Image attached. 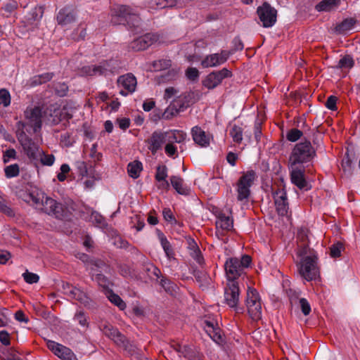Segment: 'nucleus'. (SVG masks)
I'll use <instances>...</instances> for the list:
<instances>
[{
	"label": "nucleus",
	"mask_w": 360,
	"mask_h": 360,
	"mask_svg": "<svg viewBox=\"0 0 360 360\" xmlns=\"http://www.w3.org/2000/svg\"><path fill=\"white\" fill-rule=\"evenodd\" d=\"M24 200L34 206L36 209L49 215L53 214L56 217H60L63 215V205L54 199L48 197L40 190L34 189L30 193H25Z\"/></svg>",
	"instance_id": "1"
},
{
	"label": "nucleus",
	"mask_w": 360,
	"mask_h": 360,
	"mask_svg": "<svg viewBox=\"0 0 360 360\" xmlns=\"http://www.w3.org/2000/svg\"><path fill=\"white\" fill-rule=\"evenodd\" d=\"M316 155V149L311 142L305 140L295 145L290 153L288 164L302 165L311 162Z\"/></svg>",
	"instance_id": "2"
},
{
	"label": "nucleus",
	"mask_w": 360,
	"mask_h": 360,
	"mask_svg": "<svg viewBox=\"0 0 360 360\" xmlns=\"http://www.w3.org/2000/svg\"><path fill=\"white\" fill-rule=\"evenodd\" d=\"M120 65L116 60H105L99 65L84 66L79 70L81 76H108L118 72Z\"/></svg>",
	"instance_id": "3"
},
{
	"label": "nucleus",
	"mask_w": 360,
	"mask_h": 360,
	"mask_svg": "<svg viewBox=\"0 0 360 360\" xmlns=\"http://www.w3.org/2000/svg\"><path fill=\"white\" fill-rule=\"evenodd\" d=\"M257 179L256 172L251 169L243 172L236 184L237 200L241 202H248L250 196V188Z\"/></svg>",
	"instance_id": "4"
},
{
	"label": "nucleus",
	"mask_w": 360,
	"mask_h": 360,
	"mask_svg": "<svg viewBox=\"0 0 360 360\" xmlns=\"http://www.w3.org/2000/svg\"><path fill=\"white\" fill-rule=\"evenodd\" d=\"M16 136L23 152L30 158L36 159L39 153V146L25 132V124L22 121H19L16 124Z\"/></svg>",
	"instance_id": "5"
},
{
	"label": "nucleus",
	"mask_w": 360,
	"mask_h": 360,
	"mask_svg": "<svg viewBox=\"0 0 360 360\" xmlns=\"http://www.w3.org/2000/svg\"><path fill=\"white\" fill-rule=\"evenodd\" d=\"M112 22L118 24L127 22L129 26L139 27L140 18L130 7L120 5L112 10Z\"/></svg>",
	"instance_id": "6"
},
{
	"label": "nucleus",
	"mask_w": 360,
	"mask_h": 360,
	"mask_svg": "<svg viewBox=\"0 0 360 360\" xmlns=\"http://www.w3.org/2000/svg\"><path fill=\"white\" fill-rule=\"evenodd\" d=\"M246 307L251 319L257 321L262 317V304L257 291L248 288L247 291Z\"/></svg>",
	"instance_id": "7"
},
{
	"label": "nucleus",
	"mask_w": 360,
	"mask_h": 360,
	"mask_svg": "<svg viewBox=\"0 0 360 360\" xmlns=\"http://www.w3.org/2000/svg\"><path fill=\"white\" fill-rule=\"evenodd\" d=\"M316 256H307L303 258L299 267L300 274L307 281L316 278L318 274Z\"/></svg>",
	"instance_id": "8"
},
{
	"label": "nucleus",
	"mask_w": 360,
	"mask_h": 360,
	"mask_svg": "<svg viewBox=\"0 0 360 360\" xmlns=\"http://www.w3.org/2000/svg\"><path fill=\"white\" fill-rule=\"evenodd\" d=\"M260 21L264 27H271L276 22L277 11L266 2L257 9Z\"/></svg>",
	"instance_id": "9"
},
{
	"label": "nucleus",
	"mask_w": 360,
	"mask_h": 360,
	"mask_svg": "<svg viewBox=\"0 0 360 360\" xmlns=\"http://www.w3.org/2000/svg\"><path fill=\"white\" fill-rule=\"evenodd\" d=\"M25 127L29 126L33 129V132L36 133L41 127V110L39 107L27 108L25 112Z\"/></svg>",
	"instance_id": "10"
},
{
	"label": "nucleus",
	"mask_w": 360,
	"mask_h": 360,
	"mask_svg": "<svg viewBox=\"0 0 360 360\" xmlns=\"http://www.w3.org/2000/svg\"><path fill=\"white\" fill-rule=\"evenodd\" d=\"M239 287L236 281H228L227 286L225 288L224 298L226 304L231 308H233L237 312L240 311L238 307L239 300Z\"/></svg>",
	"instance_id": "11"
},
{
	"label": "nucleus",
	"mask_w": 360,
	"mask_h": 360,
	"mask_svg": "<svg viewBox=\"0 0 360 360\" xmlns=\"http://www.w3.org/2000/svg\"><path fill=\"white\" fill-rule=\"evenodd\" d=\"M159 34L155 33H147L134 39L130 44V47L136 51H139L146 49L151 45L159 41Z\"/></svg>",
	"instance_id": "12"
},
{
	"label": "nucleus",
	"mask_w": 360,
	"mask_h": 360,
	"mask_svg": "<svg viewBox=\"0 0 360 360\" xmlns=\"http://www.w3.org/2000/svg\"><path fill=\"white\" fill-rule=\"evenodd\" d=\"M288 167L290 169L291 182L300 189H309L310 188L308 186V183L304 178L305 169L302 165L288 164Z\"/></svg>",
	"instance_id": "13"
},
{
	"label": "nucleus",
	"mask_w": 360,
	"mask_h": 360,
	"mask_svg": "<svg viewBox=\"0 0 360 360\" xmlns=\"http://www.w3.org/2000/svg\"><path fill=\"white\" fill-rule=\"evenodd\" d=\"M231 76L232 73L230 70L223 68L221 70L210 73L203 80L202 84L206 88L212 89L221 84L224 79L231 77Z\"/></svg>",
	"instance_id": "14"
},
{
	"label": "nucleus",
	"mask_w": 360,
	"mask_h": 360,
	"mask_svg": "<svg viewBox=\"0 0 360 360\" xmlns=\"http://www.w3.org/2000/svg\"><path fill=\"white\" fill-rule=\"evenodd\" d=\"M47 347L62 360H77L76 355L68 347L53 340L46 341Z\"/></svg>",
	"instance_id": "15"
},
{
	"label": "nucleus",
	"mask_w": 360,
	"mask_h": 360,
	"mask_svg": "<svg viewBox=\"0 0 360 360\" xmlns=\"http://www.w3.org/2000/svg\"><path fill=\"white\" fill-rule=\"evenodd\" d=\"M117 85L122 88L120 94L122 96H127L135 91L137 85L136 78L132 73L123 75L118 77Z\"/></svg>",
	"instance_id": "16"
},
{
	"label": "nucleus",
	"mask_w": 360,
	"mask_h": 360,
	"mask_svg": "<svg viewBox=\"0 0 360 360\" xmlns=\"http://www.w3.org/2000/svg\"><path fill=\"white\" fill-rule=\"evenodd\" d=\"M230 53L222 50L220 53L207 55L202 61L201 65L204 68L217 67L224 64L229 59Z\"/></svg>",
	"instance_id": "17"
},
{
	"label": "nucleus",
	"mask_w": 360,
	"mask_h": 360,
	"mask_svg": "<svg viewBox=\"0 0 360 360\" xmlns=\"http://www.w3.org/2000/svg\"><path fill=\"white\" fill-rule=\"evenodd\" d=\"M239 262V259L234 257L226 260L224 267L228 281H236L240 275L243 274V269Z\"/></svg>",
	"instance_id": "18"
},
{
	"label": "nucleus",
	"mask_w": 360,
	"mask_h": 360,
	"mask_svg": "<svg viewBox=\"0 0 360 360\" xmlns=\"http://www.w3.org/2000/svg\"><path fill=\"white\" fill-rule=\"evenodd\" d=\"M273 197L278 214L281 216L286 215L289 205L285 191L283 188L278 189L273 193Z\"/></svg>",
	"instance_id": "19"
},
{
	"label": "nucleus",
	"mask_w": 360,
	"mask_h": 360,
	"mask_svg": "<svg viewBox=\"0 0 360 360\" xmlns=\"http://www.w3.org/2000/svg\"><path fill=\"white\" fill-rule=\"evenodd\" d=\"M112 341L117 346L124 348V349L126 350L129 353V354L131 356L136 354L137 356V358H139L140 360H147L146 358L142 356L139 354L136 347L131 342H129L127 338L120 332L116 335V338H115Z\"/></svg>",
	"instance_id": "20"
},
{
	"label": "nucleus",
	"mask_w": 360,
	"mask_h": 360,
	"mask_svg": "<svg viewBox=\"0 0 360 360\" xmlns=\"http://www.w3.org/2000/svg\"><path fill=\"white\" fill-rule=\"evenodd\" d=\"M167 142H168L167 133L155 131L148 140V148L153 154H155L162 148V145Z\"/></svg>",
	"instance_id": "21"
},
{
	"label": "nucleus",
	"mask_w": 360,
	"mask_h": 360,
	"mask_svg": "<svg viewBox=\"0 0 360 360\" xmlns=\"http://www.w3.org/2000/svg\"><path fill=\"white\" fill-rule=\"evenodd\" d=\"M187 0H148V8L153 10L172 8L177 5H182Z\"/></svg>",
	"instance_id": "22"
},
{
	"label": "nucleus",
	"mask_w": 360,
	"mask_h": 360,
	"mask_svg": "<svg viewBox=\"0 0 360 360\" xmlns=\"http://www.w3.org/2000/svg\"><path fill=\"white\" fill-rule=\"evenodd\" d=\"M194 142L201 147H207L210 144V137L199 127L195 126L191 130Z\"/></svg>",
	"instance_id": "23"
},
{
	"label": "nucleus",
	"mask_w": 360,
	"mask_h": 360,
	"mask_svg": "<svg viewBox=\"0 0 360 360\" xmlns=\"http://www.w3.org/2000/svg\"><path fill=\"white\" fill-rule=\"evenodd\" d=\"M75 20V13L73 10L70 8H64L61 9L57 15V21L58 24L66 25L72 23Z\"/></svg>",
	"instance_id": "24"
},
{
	"label": "nucleus",
	"mask_w": 360,
	"mask_h": 360,
	"mask_svg": "<svg viewBox=\"0 0 360 360\" xmlns=\"http://www.w3.org/2000/svg\"><path fill=\"white\" fill-rule=\"evenodd\" d=\"M170 182L172 187L175 191L181 195H188L191 193V189L188 186L184 184V179L179 176H172L170 177Z\"/></svg>",
	"instance_id": "25"
},
{
	"label": "nucleus",
	"mask_w": 360,
	"mask_h": 360,
	"mask_svg": "<svg viewBox=\"0 0 360 360\" xmlns=\"http://www.w3.org/2000/svg\"><path fill=\"white\" fill-rule=\"evenodd\" d=\"M339 4V0H323L316 4L315 8L319 12H328L336 8Z\"/></svg>",
	"instance_id": "26"
},
{
	"label": "nucleus",
	"mask_w": 360,
	"mask_h": 360,
	"mask_svg": "<svg viewBox=\"0 0 360 360\" xmlns=\"http://www.w3.org/2000/svg\"><path fill=\"white\" fill-rule=\"evenodd\" d=\"M44 9L41 6H36L32 8L26 16L27 24L33 25L39 22L43 16Z\"/></svg>",
	"instance_id": "27"
},
{
	"label": "nucleus",
	"mask_w": 360,
	"mask_h": 360,
	"mask_svg": "<svg viewBox=\"0 0 360 360\" xmlns=\"http://www.w3.org/2000/svg\"><path fill=\"white\" fill-rule=\"evenodd\" d=\"M69 297L72 300L79 301L80 303L86 305L89 302V298L87 295L81 290L79 288L75 287L69 292Z\"/></svg>",
	"instance_id": "28"
},
{
	"label": "nucleus",
	"mask_w": 360,
	"mask_h": 360,
	"mask_svg": "<svg viewBox=\"0 0 360 360\" xmlns=\"http://www.w3.org/2000/svg\"><path fill=\"white\" fill-rule=\"evenodd\" d=\"M216 226L222 231H229L233 227V220L225 214H220L216 221Z\"/></svg>",
	"instance_id": "29"
},
{
	"label": "nucleus",
	"mask_w": 360,
	"mask_h": 360,
	"mask_svg": "<svg viewBox=\"0 0 360 360\" xmlns=\"http://www.w3.org/2000/svg\"><path fill=\"white\" fill-rule=\"evenodd\" d=\"M91 274L93 281L97 282L98 284L103 288H108L110 285V281L105 276H104L101 272H98V271L94 268H91Z\"/></svg>",
	"instance_id": "30"
},
{
	"label": "nucleus",
	"mask_w": 360,
	"mask_h": 360,
	"mask_svg": "<svg viewBox=\"0 0 360 360\" xmlns=\"http://www.w3.org/2000/svg\"><path fill=\"white\" fill-rule=\"evenodd\" d=\"M342 168L346 176L349 177L352 174L354 170V160L349 157L348 153H346L345 157L342 160Z\"/></svg>",
	"instance_id": "31"
},
{
	"label": "nucleus",
	"mask_w": 360,
	"mask_h": 360,
	"mask_svg": "<svg viewBox=\"0 0 360 360\" xmlns=\"http://www.w3.org/2000/svg\"><path fill=\"white\" fill-rule=\"evenodd\" d=\"M187 108L185 105L184 99L181 97L174 100L168 108L169 110H171L172 115H176L179 112L184 111Z\"/></svg>",
	"instance_id": "32"
},
{
	"label": "nucleus",
	"mask_w": 360,
	"mask_h": 360,
	"mask_svg": "<svg viewBox=\"0 0 360 360\" xmlns=\"http://www.w3.org/2000/svg\"><path fill=\"white\" fill-rule=\"evenodd\" d=\"M160 285L164 288L165 292L174 295L178 289L176 285L165 276H162L160 281Z\"/></svg>",
	"instance_id": "33"
},
{
	"label": "nucleus",
	"mask_w": 360,
	"mask_h": 360,
	"mask_svg": "<svg viewBox=\"0 0 360 360\" xmlns=\"http://www.w3.org/2000/svg\"><path fill=\"white\" fill-rule=\"evenodd\" d=\"M53 77V73L46 72L41 75H35L31 78L32 86H37L50 81Z\"/></svg>",
	"instance_id": "34"
},
{
	"label": "nucleus",
	"mask_w": 360,
	"mask_h": 360,
	"mask_svg": "<svg viewBox=\"0 0 360 360\" xmlns=\"http://www.w3.org/2000/svg\"><path fill=\"white\" fill-rule=\"evenodd\" d=\"M141 170L142 163L139 161H134L128 164L127 172L129 176L131 178H138Z\"/></svg>",
	"instance_id": "35"
},
{
	"label": "nucleus",
	"mask_w": 360,
	"mask_h": 360,
	"mask_svg": "<svg viewBox=\"0 0 360 360\" xmlns=\"http://www.w3.org/2000/svg\"><path fill=\"white\" fill-rule=\"evenodd\" d=\"M169 143H181L186 139V134L182 131H166Z\"/></svg>",
	"instance_id": "36"
},
{
	"label": "nucleus",
	"mask_w": 360,
	"mask_h": 360,
	"mask_svg": "<svg viewBox=\"0 0 360 360\" xmlns=\"http://www.w3.org/2000/svg\"><path fill=\"white\" fill-rule=\"evenodd\" d=\"M161 245L165 252L167 257L171 260L174 259V252L172 248L170 243L167 240V239L162 235L160 238Z\"/></svg>",
	"instance_id": "37"
},
{
	"label": "nucleus",
	"mask_w": 360,
	"mask_h": 360,
	"mask_svg": "<svg viewBox=\"0 0 360 360\" xmlns=\"http://www.w3.org/2000/svg\"><path fill=\"white\" fill-rule=\"evenodd\" d=\"M229 134L236 143H240L243 140V129L236 124H233L230 129Z\"/></svg>",
	"instance_id": "38"
},
{
	"label": "nucleus",
	"mask_w": 360,
	"mask_h": 360,
	"mask_svg": "<svg viewBox=\"0 0 360 360\" xmlns=\"http://www.w3.org/2000/svg\"><path fill=\"white\" fill-rule=\"evenodd\" d=\"M193 274L197 282H198L200 285H204L208 283L209 276L205 271L198 269H194Z\"/></svg>",
	"instance_id": "39"
},
{
	"label": "nucleus",
	"mask_w": 360,
	"mask_h": 360,
	"mask_svg": "<svg viewBox=\"0 0 360 360\" xmlns=\"http://www.w3.org/2000/svg\"><path fill=\"white\" fill-rule=\"evenodd\" d=\"M103 333L112 340L116 338L120 331L110 324H104L101 326Z\"/></svg>",
	"instance_id": "40"
},
{
	"label": "nucleus",
	"mask_w": 360,
	"mask_h": 360,
	"mask_svg": "<svg viewBox=\"0 0 360 360\" xmlns=\"http://www.w3.org/2000/svg\"><path fill=\"white\" fill-rule=\"evenodd\" d=\"M108 299L121 310H124L127 307L125 302L122 300V298L112 291L109 293Z\"/></svg>",
	"instance_id": "41"
},
{
	"label": "nucleus",
	"mask_w": 360,
	"mask_h": 360,
	"mask_svg": "<svg viewBox=\"0 0 360 360\" xmlns=\"http://www.w3.org/2000/svg\"><path fill=\"white\" fill-rule=\"evenodd\" d=\"M5 175L7 178H13L19 175L20 168L18 164H13L4 168Z\"/></svg>",
	"instance_id": "42"
},
{
	"label": "nucleus",
	"mask_w": 360,
	"mask_h": 360,
	"mask_svg": "<svg viewBox=\"0 0 360 360\" xmlns=\"http://www.w3.org/2000/svg\"><path fill=\"white\" fill-rule=\"evenodd\" d=\"M354 22V20L352 19H346L337 26V31L340 32L348 31L352 28Z\"/></svg>",
	"instance_id": "43"
},
{
	"label": "nucleus",
	"mask_w": 360,
	"mask_h": 360,
	"mask_svg": "<svg viewBox=\"0 0 360 360\" xmlns=\"http://www.w3.org/2000/svg\"><path fill=\"white\" fill-rule=\"evenodd\" d=\"M354 65V60L349 56H345L342 58L337 65L338 68H351Z\"/></svg>",
	"instance_id": "44"
},
{
	"label": "nucleus",
	"mask_w": 360,
	"mask_h": 360,
	"mask_svg": "<svg viewBox=\"0 0 360 360\" xmlns=\"http://www.w3.org/2000/svg\"><path fill=\"white\" fill-rule=\"evenodd\" d=\"M92 267L94 269H96L98 272H99L98 269H101V271H104L105 273L109 272L110 268L108 265L101 259H96L91 262Z\"/></svg>",
	"instance_id": "45"
},
{
	"label": "nucleus",
	"mask_w": 360,
	"mask_h": 360,
	"mask_svg": "<svg viewBox=\"0 0 360 360\" xmlns=\"http://www.w3.org/2000/svg\"><path fill=\"white\" fill-rule=\"evenodd\" d=\"M302 136V131L297 129H292L287 132L286 139L291 142L297 141Z\"/></svg>",
	"instance_id": "46"
},
{
	"label": "nucleus",
	"mask_w": 360,
	"mask_h": 360,
	"mask_svg": "<svg viewBox=\"0 0 360 360\" xmlns=\"http://www.w3.org/2000/svg\"><path fill=\"white\" fill-rule=\"evenodd\" d=\"M74 320L83 328H88L89 321L83 311H78L75 314Z\"/></svg>",
	"instance_id": "47"
},
{
	"label": "nucleus",
	"mask_w": 360,
	"mask_h": 360,
	"mask_svg": "<svg viewBox=\"0 0 360 360\" xmlns=\"http://www.w3.org/2000/svg\"><path fill=\"white\" fill-rule=\"evenodd\" d=\"M344 249L342 243H336L330 248V254L332 257H338L341 255L342 250Z\"/></svg>",
	"instance_id": "48"
},
{
	"label": "nucleus",
	"mask_w": 360,
	"mask_h": 360,
	"mask_svg": "<svg viewBox=\"0 0 360 360\" xmlns=\"http://www.w3.org/2000/svg\"><path fill=\"white\" fill-rule=\"evenodd\" d=\"M11 103V96L5 89L0 90V105H3L4 107H7Z\"/></svg>",
	"instance_id": "49"
},
{
	"label": "nucleus",
	"mask_w": 360,
	"mask_h": 360,
	"mask_svg": "<svg viewBox=\"0 0 360 360\" xmlns=\"http://www.w3.org/2000/svg\"><path fill=\"white\" fill-rule=\"evenodd\" d=\"M167 176V168L165 165L157 167L155 179L158 181L166 179Z\"/></svg>",
	"instance_id": "50"
},
{
	"label": "nucleus",
	"mask_w": 360,
	"mask_h": 360,
	"mask_svg": "<svg viewBox=\"0 0 360 360\" xmlns=\"http://www.w3.org/2000/svg\"><path fill=\"white\" fill-rule=\"evenodd\" d=\"M22 277L29 284L37 283L39 280V276L37 274L29 272L27 270L22 274Z\"/></svg>",
	"instance_id": "51"
},
{
	"label": "nucleus",
	"mask_w": 360,
	"mask_h": 360,
	"mask_svg": "<svg viewBox=\"0 0 360 360\" xmlns=\"http://www.w3.org/2000/svg\"><path fill=\"white\" fill-rule=\"evenodd\" d=\"M172 65L170 60L162 59L153 63V67L156 70H162L169 68Z\"/></svg>",
	"instance_id": "52"
},
{
	"label": "nucleus",
	"mask_w": 360,
	"mask_h": 360,
	"mask_svg": "<svg viewBox=\"0 0 360 360\" xmlns=\"http://www.w3.org/2000/svg\"><path fill=\"white\" fill-rule=\"evenodd\" d=\"M54 89L56 91V93L59 96H64L66 95L68 91V86L66 84L62 83V82H58L55 84Z\"/></svg>",
	"instance_id": "53"
},
{
	"label": "nucleus",
	"mask_w": 360,
	"mask_h": 360,
	"mask_svg": "<svg viewBox=\"0 0 360 360\" xmlns=\"http://www.w3.org/2000/svg\"><path fill=\"white\" fill-rule=\"evenodd\" d=\"M10 323L9 313L5 309L0 310V327H6Z\"/></svg>",
	"instance_id": "54"
},
{
	"label": "nucleus",
	"mask_w": 360,
	"mask_h": 360,
	"mask_svg": "<svg viewBox=\"0 0 360 360\" xmlns=\"http://www.w3.org/2000/svg\"><path fill=\"white\" fill-rule=\"evenodd\" d=\"M40 161L43 165L51 166L55 162V157L53 154L43 153L41 156Z\"/></svg>",
	"instance_id": "55"
},
{
	"label": "nucleus",
	"mask_w": 360,
	"mask_h": 360,
	"mask_svg": "<svg viewBox=\"0 0 360 360\" xmlns=\"http://www.w3.org/2000/svg\"><path fill=\"white\" fill-rule=\"evenodd\" d=\"M299 304L304 315L307 316L311 312V306L309 302L305 298H300Z\"/></svg>",
	"instance_id": "56"
},
{
	"label": "nucleus",
	"mask_w": 360,
	"mask_h": 360,
	"mask_svg": "<svg viewBox=\"0 0 360 360\" xmlns=\"http://www.w3.org/2000/svg\"><path fill=\"white\" fill-rule=\"evenodd\" d=\"M11 159H16V151L13 148H10L4 152L3 160L4 163H7Z\"/></svg>",
	"instance_id": "57"
},
{
	"label": "nucleus",
	"mask_w": 360,
	"mask_h": 360,
	"mask_svg": "<svg viewBox=\"0 0 360 360\" xmlns=\"http://www.w3.org/2000/svg\"><path fill=\"white\" fill-rule=\"evenodd\" d=\"M186 75L190 80L195 81L199 77V71L195 68H188L186 72Z\"/></svg>",
	"instance_id": "58"
},
{
	"label": "nucleus",
	"mask_w": 360,
	"mask_h": 360,
	"mask_svg": "<svg viewBox=\"0 0 360 360\" xmlns=\"http://www.w3.org/2000/svg\"><path fill=\"white\" fill-rule=\"evenodd\" d=\"M91 219H92L93 221L95 222L100 227H103L106 224L104 218L101 215H100L98 213H96V212L92 213Z\"/></svg>",
	"instance_id": "59"
},
{
	"label": "nucleus",
	"mask_w": 360,
	"mask_h": 360,
	"mask_svg": "<svg viewBox=\"0 0 360 360\" xmlns=\"http://www.w3.org/2000/svg\"><path fill=\"white\" fill-rule=\"evenodd\" d=\"M208 335L217 344H219L223 341L222 336L219 328H215L214 332L208 333Z\"/></svg>",
	"instance_id": "60"
},
{
	"label": "nucleus",
	"mask_w": 360,
	"mask_h": 360,
	"mask_svg": "<svg viewBox=\"0 0 360 360\" xmlns=\"http://www.w3.org/2000/svg\"><path fill=\"white\" fill-rule=\"evenodd\" d=\"M336 102L337 97L334 96H330L326 102V107L329 110H335L337 109Z\"/></svg>",
	"instance_id": "61"
},
{
	"label": "nucleus",
	"mask_w": 360,
	"mask_h": 360,
	"mask_svg": "<svg viewBox=\"0 0 360 360\" xmlns=\"http://www.w3.org/2000/svg\"><path fill=\"white\" fill-rule=\"evenodd\" d=\"M0 342L2 345L5 346L10 345V335L6 330H4L0 331Z\"/></svg>",
	"instance_id": "62"
},
{
	"label": "nucleus",
	"mask_w": 360,
	"mask_h": 360,
	"mask_svg": "<svg viewBox=\"0 0 360 360\" xmlns=\"http://www.w3.org/2000/svg\"><path fill=\"white\" fill-rule=\"evenodd\" d=\"M162 214H163V217H164V219L167 221H169L171 223H176V221L170 209L169 208H165L162 211Z\"/></svg>",
	"instance_id": "63"
},
{
	"label": "nucleus",
	"mask_w": 360,
	"mask_h": 360,
	"mask_svg": "<svg viewBox=\"0 0 360 360\" xmlns=\"http://www.w3.org/2000/svg\"><path fill=\"white\" fill-rule=\"evenodd\" d=\"M190 255L199 264H202L204 259L199 249L193 250Z\"/></svg>",
	"instance_id": "64"
}]
</instances>
